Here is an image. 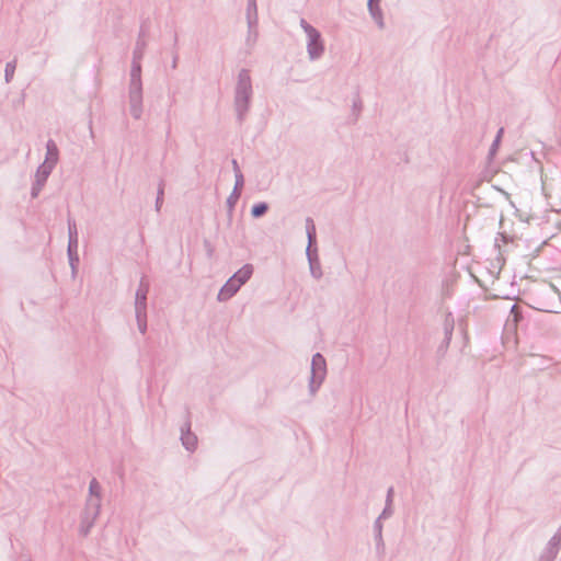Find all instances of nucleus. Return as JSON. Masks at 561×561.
<instances>
[{
	"label": "nucleus",
	"instance_id": "obj_1",
	"mask_svg": "<svg viewBox=\"0 0 561 561\" xmlns=\"http://www.w3.org/2000/svg\"><path fill=\"white\" fill-rule=\"evenodd\" d=\"M311 390L314 391L323 381L327 374L325 360L320 354H316L311 365Z\"/></svg>",
	"mask_w": 561,
	"mask_h": 561
},
{
	"label": "nucleus",
	"instance_id": "obj_2",
	"mask_svg": "<svg viewBox=\"0 0 561 561\" xmlns=\"http://www.w3.org/2000/svg\"><path fill=\"white\" fill-rule=\"evenodd\" d=\"M305 31L308 34L309 44L308 50L311 58L319 57L322 53V44L319 42V33L309 25H304Z\"/></svg>",
	"mask_w": 561,
	"mask_h": 561
},
{
	"label": "nucleus",
	"instance_id": "obj_3",
	"mask_svg": "<svg viewBox=\"0 0 561 561\" xmlns=\"http://www.w3.org/2000/svg\"><path fill=\"white\" fill-rule=\"evenodd\" d=\"M241 285L242 284L238 280V278L232 276L219 291V295H218L219 300L229 299L231 296H233L238 291V289L240 288Z\"/></svg>",
	"mask_w": 561,
	"mask_h": 561
},
{
	"label": "nucleus",
	"instance_id": "obj_4",
	"mask_svg": "<svg viewBox=\"0 0 561 561\" xmlns=\"http://www.w3.org/2000/svg\"><path fill=\"white\" fill-rule=\"evenodd\" d=\"M241 285L242 284L238 280V278L232 276L219 291V295H218L219 300L229 299L231 296H233L238 291V289L240 288Z\"/></svg>",
	"mask_w": 561,
	"mask_h": 561
},
{
	"label": "nucleus",
	"instance_id": "obj_5",
	"mask_svg": "<svg viewBox=\"0 0 561 561\" xmlns=\"http://www.w3.org/2000/svg\"><path fill=\"white\" fill-rule=\"evenodd\" d=\"M54 165H51V162L45 161L37 170L36 173V183L42 186L44 185L45 181L47 180L49 173L51 172Z\"/></svg>",
	"mask_w": 561,
	"mask_h": 561
},
{
	"label": "nucleus",
	"instance_id": "obj_6",
	"mask_svg": "<svg viewBox=\"0 0 561 561\" xmlns=\"http://www.w3.org/2000/svg\"><path fill=\"white\" fill-rule=\"evenodd\" d=\"M249 90H250L249 76L247 72H242L240 75V82H239L238 96H237L238 101L240 99L247 100Z\"/></svg>",
	"mask_w": 561,
	"mask_h": 561
},
{
	"label": "nucleus",
	"instance_id": "obj_7",
	"mask_svg": "<svg viewBox=\"0 0 561 561\" xmlns=\"http://www.w3.org/2000/svg\"><path fill=\"white\" fill-rule=\"evenodd\" d=\"M90 502L94 505V507L98 510L100 506V493H101V486L96 480H92L90 483Z\"/></svg>",
	"mask_w": 561,
	"mask_h": 561
},
{
	"label": "nucleus",
	"instance_id": "obj_8",
	"mask_svg": "<svg viewBox=\"0 0 561 561\" xmlns=\"http://www.w3.org/2000/svg\"><path fill=\"white\" fill-rule=\"evenodd\" d=\"M252 273V265L247 264L241 267L233 276L238 278V280L243 285L251 277Z\"/></svg>",
	"mask_w": 561,
	"mask_h": 561
},
{
	"label": "nucleus",
	"instance_id": "obj_9",
	"mask_svg": "<svg viewBox=\"0 0 561 561\" xmlns=\"http://www.w3.org/2000/svg\"><path fill=\"white\" fill-rule=\"evenodd\" d=\"M57 154L58 151L56 145L53 141H49L47 144V157L45 161L49 160V162H51V165H55L57 162Z\"/></svg>",
	"mask_w": 561,
	"mask_h": 561
},
{
	"label": "nucleus",
	"instance_id": "obj_10",
	"mask_svg": "<svg viewBox=\"0 0 561 561\" xmlns=\"http://www.w3.org/2000/svg\"><path fill=\"white\" fill-rule=\"evenodd\" d=\"M182 442H183V445L188 449V450H193L196 446V443H197V439L196 437L191 434V433H185L182 435Z\"/></svg>",
	"mask_w": 561,
	"mask_h": 561
},
{
	"label": "nucleus",
	"instance_id": "obj_11",
	"mask_svg": "<svg viewBox=\"0 0 561 561\" xmlns=\"http://www.w3.org/2000/svg\"><path fill=\"white\" fill-rule=\"evenodd\" d=\"M307 233H308V239H309L308 255H310V251H311L310 249L316 239V228L313 225H310L307 227Z\"/></svg>",
	"mask_w": 561,
	"mask_h": 561
},
{
	"label": "nucleus",
	"instance_id": "obj_12",
	"mask_svg": "<svg viewBox=\"0 0 561 561\" xmlns=\"http://www.w3.org/2000/svg\"><path fill=\"white\" fill-rule=\"evenodd\" d=\"M267 209V206L265 204H257L255 205L253 208H252V215L254 217H260L262 216L263 214H265Z\"/></svg>",
	"mask_w": 561,
	"mask_h": 561
},
{
	"label": "nucleus",
	"instance_id": "obj_13",
	"mask_svg": "<svg viewBox=\"0 0 561 561\" xmlns=\"http://www.w3.org/2000/svg\"><path fill=\"white\" fill-rule=\"evenodd\" d=\"M14 70H15V65L14 64H8L7 65V68H5V78H7V81H9L13 73H14Z\"/></svg>",
	"mask_w": 561,
	"mask_h": 561
},
{
	"label": "nucleus",
	"instance_id": "obj_14",
	"mask_svg": "<svg viewBox=\"0 0 561 561\" xmlns=\"http://www.w3.org/2000/svg\"><path fill=\"white\" fill-rule=\"evenodd\" d=\"M379 1H380V0H369V10H370V12H371V14H373L374 16H376V15H377V9H376V7H375V5H376Z\"/></svg>",
	"mask_w": 561,
	"mask_h": 561
},
{
	"label": "nucleus",
	"instance_id": "obj_15",
	"mask_svg": "<svg viewBox=\"0 0 561 561\" xmlns=\"http://www.w3.org/2000/svg\"><path fill=\"white\" fill-rule=\"evenodd\" d=\"M146 300V291H142V290H139L137 293V305H142L144 301Z\"/></svg>",
	"mask_w": 561,
	"mask_h": 561
},
{
	"label": "nucleus",
	"instance_id": "obj_16",
	"mask_svg": "<svg viewBox=\"0 0 561 561\" xmlns=\"http://www.w3.org/2000/svg\"><path fill=\"white\" fill-rule=\"evenodd\" d=\"M140 71V68L138 65H135L133 68V77L136 78L138 76V72Z\"/></svg>",
	"mask_w": 561,
	"mask_h": 561
},
{
	"label": "nucleus",
	"instance_id": "obj_17",
	"mask_svg": "<svg viewBox=\"0 0 561 561\" xmlns=\"http://www.w3.org/2000/svg\"><path fill=\"white\" fill-rule=\"evenodd\" d=\"M310 262L312 263L311 254L309 255ZM311 270H314V266L311 265Z\"/></svg>",
	"mask_w": 561,
	"mask_h": 561
}]
</instances>
